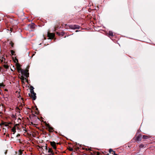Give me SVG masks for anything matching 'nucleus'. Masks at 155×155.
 <instances>
[{
  "instance_id": "23",
  "label": "nucleus",
  "mask_w": 155,
  "mask_h": 155,
  "mask_svg": "<svg viewBox=\"0 0 155 155\" xmlns=\"http://www.w3.org/2000/svg\"><path fill=\"white\" fill-rule=\"evenodd\" d=\"M8 66L5 65V67L6 68H8Z\"/></svg>"
},
{
  "instance_id": "1",
  "label": "nucleus",
  "mask_w": 155,
  "mask_h": 155,
  "mask_svg": "<svg viewBox=\"0 0 155 155\" xmlns=\"http://www.w3.org/2000/svg\"><path fill=\"white\" fill-rule=\"evenodd\" d=\"M19 71L21 72V74L24 76H25L26 78H28L29 76V73L28 72H28V70L27 71L25 70H24L21 68L19 69Z\"/></svg>"
},
{
  "instance_id": "28",
  "label": "nucleus",
  "mask_w": 155,
  "mask_h": 155,
  "mask_svg": "<svg viewBox=\"0 0 155 155\" xmlns=\"http://www.w3.org/2000/svg\"><path fill=\"white\" fill-rule=\"evenodd\" d=\"M2 30H0V32H2Z\"/></svg>"
},
{
  "instance_id": "6",
  "label": "nucleus",
  "mask_w": 155,
  "mask_h": 155,
  "mask_svg": "<svg viewBox=\"0 0 155 155\" xmlns=\"http://www.w3.org/2000/svg\"><path fill=\"white\" fill-rule=\"evenodd\" d=\"M50 144L53 148L55 149H56V143L54 142H50Z\"/></svg>"
},
{
  "instance_id": "22",
  "label": "nucleus",
  "mask_w": 155,
  "mask_h": 155,
  "mask_svg": "<svg viewBox=\"0 0 155 155\" xmlns=\"http://www.w3.org/2000/svg\"><path fill=\"white\" fill-rule=\"evenodd\" d=\"M20 136V134H18L16 136V137H19V136Z\"/></svg>"
},
{
  "instance_id": "32",
  "label": "nucleus",
  "mask_w": 155,
  "mask_h": 155,
  "mask_svg": "<svg viewBox=\"0 0 155 155\" xmlns=\"http://www.w3.org/2000/svg\"><path fill=\"white\" fill-rule=\"evenodd\" d=\"M0 72H1V69L0 68Z\"/></svg>"
},
{
  "instance_id": "14",
  "label": "nucleus",
  "mask_w": 155,
  "mask_h": 155,
  "mask_svg": "<svg viewBox=\"0 0 155 155\" xmlns=\"http://www.w3.org/2000/svg\"><path fill=\"white\" fill-rule=\"evenodd\" d=\"M65 34V33L63 31H62L61 32V35L62 36H63Z\"/></svg>"
},
{
  "instance_id": "31",
  "label": "nucleus",
  "mask_w": 155,
  "mask_h": 155,
  "mask_svg": "<svg viewBox=\"0 0 155 155\" xmlns=\"http://www.w3.org/2000/svg\"><path fill=\"white\" fill-rule=\"evenodd\" d=\"M35 55V54H33L32 55V56H34Z\"/></svg>"
},
{
  "instance_id": "18",
  "label": "nucleus",
  "mask_w": 155,
  "mask_h": 155,
  "mask_svg": "<svg viewBox=\"0 0 155 155\" xmlns=\"http://www.w3.org/2000/svg\"><path fill=\"white\" fill-rule=\"evenodd\" d=\"M109 152L110 153H111V152H114V151L113 150L111 149H110L109 150Z\"/></svg>"
},
{
  "instance_id": "21",
  "label": "nucleus",
  "mask_w": 155,
  "mask_h": 155,
  "mask_svg": "<svg viewBox=\"0 0 155 155\" xmlns=\"http://www.w3.org/2000/svg\"><path fill=\"white\" fill-rule=\"evenodd\" d=\"M112 154H113V153H112ZM113 155H117V154L115 153V151H114Z\"/></svg>"
},
{
  "instance_id": "10",
  "label": "nucleus",
  "mask_w": 155,
  "mask_h": 155,
  "mask_svg": "<svg viewBox=\"0 0 155 155\" xmlns=\"http://www.w3.org/2000/svg\"><path fill=\"white\" fill-rule=\"evenodd\" d=\"M33 89H34L33 87H32L31 88V90H30V92L31 94H36L34 92V91L33 90Z\"/></svg>"
},
{
  "instance_id": "16",
  "label": "nucleus",
  "mask_w": 155,
  "mask_h": 155,
  "mask_svg": "<svg viewBox=\"0 0 155 155\" xmlns=\"http://www.w3.org/2000/svg\"><path fill=\"white\" fill-rule=\"evenodd\" d=\"M69 150L71 151H72L73 150V149L71 147H70L69 149Z\"/></svg>"
},
{
  "instance_id": "12",
  "label": "nucleus",
  "mask_w": 155,
  "mask_h": 155,
  "mask_svg": "<svg viewBox=\"0 0 155 155\" xmlns=\"http://www.w3.org/2000/svg\"><path fill=\"white\" fill-rule=\"evenodd\" d=\"M109 35H110V36H114L113 33L111 31H109Z\"/></svg>"
},
{
  "instance_id": "20",
  "label": "nucleus",
  "mask_w": 155,
  "mask_h": 155,
  "mask_svg": "<svg viewBox=\"0 0 155 155\" xmlns=\"http://www.w3.org/2000/svg\"><path fill=\"white\" fill-rule=\"evenodd\" d=\"M57 34L59 36L61 35V32H57Z\"/></svg>"
},
{
  "instance_id": "2",
  "label": "nucleus",
  "mask_w": 155,
  "mask_h": 155,
  "mask_svg": "<svg viewBox=\"0 0 155 155\" xmlns=\"http://www.w3.org/2000/svg\"><path fill=\"white\" fill-rule=\"evenodd\" d=\"M69 27V28L72 29H79L80 28V26L76 25H70Z\"/></svg>"
},
{
  "instance_id": "17",
  "label": "nucleus",
  "mask_w": 155,
  "mask_h": 155,
  "mask_svg": "<svg viewBox=\"0 0 155 155\" xmlns=\"http://www.w3.org/2000/svg\"><path fill=\"white\" fill-rule=\"evenodd\" d=\"M46 155H54V153H49L48 154H46Z\"/></svg>"
},
{
  "instance_id": "15",
  "label": "nucleus",
  "mask_w": 155,
  "mask_h": 155,
  "mask_svg": "<svg viewBox=\"0 0 155 155\" xmlns=\"http://www.w3.org/2000/svg\"><path fill=\"white\" fill-rule=\"evenodd\" d=\"M4 84L2 83L0 84V87H4Z\"/></svg>"
},
{
  "instance_id": "4",
  "label": "nucleus",
  "mask_w": 155,
  "mask_h": 155,
  "mask_svg": "<svg viewBox=\"0 0 155 155\" xmlns=\"http://www.w3.org/2000/svg\"><path fill=\"white\" fill-rule=\"evenodd\" d=\"M54 35L52 33H48V39H51L54 38Z\"/></svg>"
},
{
  "instance_id": "7",
  "label": "nucleus",
  "mask_w": 155,
  "mask_h": 155,
  "mask_svg": "<svg viewBox=\"0 0 155 155\" xmlns=\"http://www.w3.org/2000/svg\"><path fill=\"white\" fill-rule=\"evenodd\" d=\"M16 128H18V127L15 126L12 128V131L13 132V134H14L16 132Z\"/></svg>"
},
{
  "instance_id": "8",
  "label": "nucleus",
  "mask_w": 155,
  "mask_h": 155,
  "mask_svg": "<svg viewBox=\"0 0 155 155\" xmlns=\"http://www.w3.org/2000/svg\"><path fill=\"white\" fill-rule=\"evenodd\" d=\"M29 27L31 29H34L35 28V25L34 23L30 24L28 25Z\"/></svg>"
},
{
  "instance_id": "29",
  "label": "nucleus",
  "mask_w": 155,
  "mask_h": 155,
  "mask_svg": "<svg viewBox=\"0 0 155 155\" xmlns=\"http://www.w3.org/2000/svg\"><path fill=\"white\" fill-rule=\"evenodd\" d=\"M1 94V92L0 91V94Z\"/></svg>"
},
{
  "instance_id": "30",
  "label": "nucleus",
  "mask_w": 155,
  "mask_h": 155,
  "mask_svg": "<svg viewBox=\"0 0 155 155\" xmlns=\"http://www.w3.org/2000/svg\"><path fill=\"white\" fill-rule=\"evenodd\" d=\"M20 155H21V153H20Z\"/></svg>"
},
{
  "instance_id": "13",
  "label": "nucleus",
  "mask_w": 155,
  "mask_h": 155,
  "mask_svg": "<svg viewBox=\"0 0 155 155\" xmlns=\"http://www.w3.org/2000/svg\"><path fill=\"white\" fill-rule=\"evenodd\" d=\"M144 145L143 144H141L140 145L139 147L140 148H142L143 147H144Z\"/></svg>"
},
{
  "instance_id": "25",
  "label": "nucleus",
  "mask_w": 155,
  "mask_h": 155,
  "mask_svg": "<svg viewBox=\"0 0 155 155\" xmlns=\"http://www.w3.org/2000/svg\"><path fill=\"white\" fill-rule=\"evenodd\" d=\"M79 31L78 30H76V31H75V32H78V31Z\"/></svg>"
},
{
  "instance_id": "11",
  "label": "nucleus",
  "mask_w": 155,
  "mask_h": 155,
  "mask_svg": "<svg viewBox=\"0 0 155 155\" xmlns=\"http://www.w3.org/2000/svg\"><path fill=\"white\" fill-rule=\"evenodd\" d=\"M143 139H147L149 138L148 136L145 135H143Z\"/></svg>"
},
{
  "instance_id": "27",
  "label": "nucleus",
  "mask_w": 155,
  "mask_h": 155,
  "mask_svg": "<svg viewBox=\"0 0 155 155\" xmlns=\"http://www.w3.org/2000/svg\"><path fill=\"white\" fill-rule=\"evenodd\" d=\"M36 110H38V108H36Z\"/></svg>"
},
{
  "instance_id": "24",
  "label": "nucleus",
  "mask_w": 155,
  "mask_h": 155,
  "mask_svg": "<svg viewBox=\"0 0 155 155\" xmlns=\"http://www.w3.org/2000/svg\"><path fill=\"white\" fill-rule=\"evenodd\" d=\"M4 98L5 99V100H6V99H7L8 100V98L7 97H5Z\"/></svg>"
},
{
  "instance_id": "26",
  "label": "nucleus",
  "mask_w": 155,
  "mask_h": 155,
  "mask_svg": "<svg viewBox=\"0 0 155 155\" xmlns=\"http://www.w3.org/2000/svg\"><path fill=\"white\" fill-rule=\"evenodd\" d=\"M7 151H6V152H5V154H6V153H7Z\"/></svg>"
},
{
  "instance_id": "5",
  "label": "nucleus",
  "mask_w": 155,
  "mask_h": 155,
  "mask_svg": "<svg viewBox=\"0 0 155 155\" xmlns=\"http://www.w3.org/2000/svg\"><path fill=\"white\" fill-rule=\"evenodd\" d=\"M45 149L48 151V153H54L51 149L48 147L46 146H45Z\"/></svg>"
},
{
  "instance_id": "19",
  "label": "nucleus",
  "mask_w": 155,
  "mask_h": 155,
  "mask_svg": "<svg viewBox=\"0 0 155 155\" xmlns=\"http://www.w3.org/2000/svg\"><path fill=\"white\" fill-rule=\"evenodd\" d=\"M11 54L12 55H13L14 54V53H15L14 51H13V50H12L11 51Z\"/></svg>"
},
{
  "instance_id": "9",
  "label": "nucleus",
  "mask_w": 155,
  "mask_h": 155,
  "mask_svg": "<svg viewBox=\"0 0 155 155\" xmlns=\"http://www.w3.org/2000/svg\"><path fill=\"white\" fill-rule=\"evenodd\" d=\"M141 136L140 135H138L136 139V140L137 141H140L141 140Z\"/></svg>"
},
{
  "instance_id": "3",
  "label": "nucleus",
  "mask_w": 155,
  "mask_h": 155,
  "mask_svg": "<svg viewBox=\"0 0 155 155\" xmlns=\"http://www.w3.org/2000/svg\"><path fill=\"white\" fill-rule=\"evenodd\" d=\"M36 94H31L30 93L28 94L29 96L32 98L33 100H35L36 98Z\"/></svg>"
}]
</instances>
